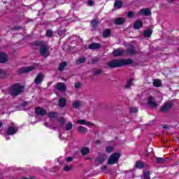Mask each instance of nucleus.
Listing matches in <instances>:
<instances>
[{"instance_id": "1", "label": "nucleus", "mask_w": 179, "mask_h": 179, "mask_svg": "<svg viewBox=\"0 0 179 179\" xmlns=\"http://www.w3.org/2000/svg\"><path fill=\"white\" fill-rule=\"evenodd\" d=\"M129 64H132V59H114L108 63V66L109 68H121V66H124L125 65H129Z\"/></svg>"}, {"instance_id": "2", "label": "nucleus", "mask_w": 179, "mask_h": 179, "mask_svg": "<svg viewBox=\"0 0 179 179\" xmlns=\"http://www.w3.org/2000/svg\"><path fill=\"white\" fill-rule=\"evenodd\" d=\"M23 87L20 84H14L8 90V93L13 97H16V96H19L23 92Z\"/></svg>"}, {"instance_id": "3", "label": "nucleus", "mask_w": 179, "mask_h": 179, "mask_svg": "<svg viewBox=\"0 0 179 179\" xmlns=\"http://www.w3.org/2000/svg\"><path fill=\"white\" fill-rule=\"evenodd\" d=\"M38 45H41L39 52L42 57L45 58L50 56V48H48V45L43 44V42L38 43Z\"/></svg>"}, {"instance_id": "4", "label": "nucleus", "mask_w": 179, "mask_h": 179, "mask_svg": "<svg viewBox=\"0 0 179 179\" xmlns=\"http://www.w3.org/2000/svg\"><path fill=\"white\" fill-rule=\"evenodd\" d=\"M120 157H121V155H120V152L112 154L108 159V164L113 165L118 163Z\"/></svg>"}, {"instance_id": "5", "label": "nucleus", "mask_w": 179, "mask_h": 179, "mask_svg": "<svg viewBox=\"0 0 179 179\" xmlns=\"http://www.w3.org/2000/svg\"><path fill=\"white\" fill-rule=\"evenodd\" d=\"M107 155L106 154H99L98 157L95 159V164L99 166V164H102L103 162L107 160Z\"/></svg>"}, {"instance_id": "6", "label": "nucleus", "mask_w": 179, "mask_h": 179, "mask_svg": "<svg viewBox=\"0 0 179 179\" xmlns=\"http://www.w3.org/2000/svg\"><path fill=\"white\" fill-rule=\"evenodd\" d=\"M18 129L17 127L15 125L10 126L7 129V134L8 135H15V134L17 132Z\"/></svg>"}, {"instance_id": "7", "label": "nucleus", "mask_w": 179, "mask_h": 179, "mask_svg": "<svg viewBox=\"0 0 179 179\" xmlns=\"http://www.w3.org/2000/svg\"><path fill=\"white\" fill-rule=\"evenodd\" d=\"M173 107V103L167 102L166 103L164 104L161 108V111L162 113H167L170 108Z\"/></svg>"}, {"instance_id": "8", "label": "nucleus", "mask_w": 179, "mask_h": 179, "mask_svg": "<svg viewBox=\"0 0 179 179\" xmlns=\"http://www.w3.org/2000/svg\"><path fill=\"white\" fill-rule=\"evenodd\" d=\"M34 69V66H29L27 67H22L20 69V73H27L31 72Z\"/></svg>"}, {"instance_id": "9", "label": "nucleus", "mask_w": 179, "mask_h": 179, "mask_svg": "<svg viewBox=\"0 0 179 179\" xmlns=\"http://www.w3.org/2000/svg\"><path fill=\"white\" fill-rule=\"evenodd\" d=\"M57 90H59V92H65L66 90V85L64 84V83H58L55 86Z\"/></svg>"}, {"instance_id": "10", "label": "nucleus", "mask_w": 179, "mask_h": 179, "mask_svg": "<svg viewBox=\"0 0 179 179\" xmlns=\"http://www.w3.org/2000/svg\"><path fill=\"white\" fill-rule=\"evenodd\" d=\"M152 14V12L149 8H143L139 10L138 15H143L144 16H149Z\"/></svg>"}, {"instance_id": "11", "label": "nucleus", "mask_w": 179, "mask_h": 179, "mask_svg": "<svg viewBox=\"0 0 179 179\" xmlns=\"http://www.w3.org/2000/svg\"><path fill=\"white\" fill-rule=\"evenodd\" d=\"M43 79H44V75H43V73L38 74L34 80L35 85H40V83L43 82Z\"/></svg>"}, {"instance_id": "12", "label": "nucleus", "mask_w": 179, "mask_h": 179, "mask_svg": "<svg viewBox=\"0 0 179 179\" xmlns=\"http://www.w3.org/2000/svg\"><path fill=\"white\" fill-rule=\"evenodd\" d=\"M35 113L38 114V115H45V114H47V110L41 107H38L36 109Z\"/></svg>"}, {"instance_id": "13", "label": "nucleus", "mask_w": 179, "mask_h": 179, "mask_svg": "<svg viewBox=\"0 0 179 179\" xmlns=\"http://www.w3.org/2000/svg\"><path fill=\"white\" fill-rule=\"evenodd\" d=\"M148 104L150 106V107H156L157 103H156V100L153 96H150L148 98Z\"/></svg>"}, {"instance_id": "14", "label": "nucleus", "mask_w": 179, "mask_h": 179, "mask_svg": "<svg viewBox=\"0 0 179 179\" xmlns=\"http://www.w3.org/2000/svg\"><path fill=\"white\" fill-rule=\"evenodd\" d=\"M101 47V45L100 43H91L88 45V48L90 50H99Z\"/></svg>"}, {"instance_id": "15", "label": "nucleus", "mask_w": 179, "mask_h": 179, "mask_svg": "<svg viewBox=\"0 0 179 179\" xmlns=\"http://www.w3.org/2000/svg\"><path fill=\"white\" fill-rule=\"evenodd\" d=\"M78 124H80V125H86L87 127H90L92 125H94L93 123L90 122H87L85 120H78L77 121Z\"/></svg>"}, {"instance_id": "16", "label": "nucleus", "mask_w": 179, "mask_h": 179, "mask_svg": "<svg viewBox=\"0 0 179 179\" xmlns=\"http://www.w3.org/2000/svg\"><path fill=\"white\" fill-rule=\"evenodd\" d=\"M8 61V56L5 53H0V64H5Z\"/></svg>"}, {"instance_id": "17", "label": "nucleus", "mask_w": 179, "mask_h": 179, "mask_svg": "<svg viewBox=\"0 0 179 179\" xmlns=\"http://www.w3.org/2000/svg\"><path fill=\"white\" fill-rule=\"evenodd\" d=\"M113 54L114 57H120L124 54V51L121 49H116L113 50Z\"/></svg>"}, {"instance_id": "18", "label": "nucleus", "mask_w": 179, "mask_h": 179, "mask_svg": "<svg viewBox=\"0 0 179 179\" xmlns=\"http://www.w3.org/2000/svg\"><path fill=\"white\" fill-rule=\"evenodd\" d=\"M142 26H143V24L142 23V21L141 20H137L134 24V28L138 29H141V27H142Z\"/></svg>"}, {"instance_id": "19", "label": "nucleus", "mask_w": 179, "mask_h": 179, "mask_svg": "<svg viewBox=\"0 0 179 179\" xmlns=\"http://www.w3.org/2000/svg\"><path fill=\"white\" fill-rule=\"evenodd\" d=\"M65 104H66V99H65V98H60L59 99V107L64 108L65 107Z\"/></svg>"}, {"instance_id": "20", "label": "nucleus", "mask_w": 179, "mask_h": 179, "mask_svg": "<svg viewBox=\"0 0 179 179\" xmlns=\"http://www.w3.org/2000/svg\"><path fill=\"white\" fill-rule=\"evenodd\" d=\"M122 23H125V18L119 17L115 21V24H122Z\"/></svg>"}, {"instance_id": "21", "label": "nucleus", "mask_w": 179, "mask_h": 179, "mask_svg": "<svg viewBox=\"0 0 179 179\" xmlns=\"http://www.w3.org/2000/svg\"><path fill=\"white\" fill-rule=\"evenodd\" d=\"M89 152H90V150L87 147H84L81 149V153L82 155H83V156H86V155H87Z\"/></svg>"}, {"instance_id": "22", "label": "nucleus", "mask_w": 179, "mask_h": 179, "mask_svg": "<svg viewBox=\"0 0 179 179\" xmlns=\"http://www.w3.org/2000/svg\"><path fill=\"white\" fill-rule=\"evenodd\" d=\"M114 6L115 8H116V9H120V8H122V1H115Z\"/></svg>"}, {"instance_id": "23", "label": "nucleus", "mask_w": 179, "mask_h": 179, "mask_svg": "<svg viewBox=\"0 0 179 179\" xmlns=\"http://www.w3.org/2000/svg\"><path fill=\"white\" fill-rule=\"evenodd\" d=\"M78 130L80 134H85V132H87V129L82 126L78 127Z\"/></svg>"}, {"instance_id": "24", "label": "nucleus", "mask_w": 179, "mask_h": 179, "mask_svg": "<svg viewBox=\"0 0 179 179\" xmlns=\"http://www.w3.org/2000/svg\"><path fill=\"white\" fill-rule=\"evenodd\" d=\"M152 33H153V31L151 29H147L144 31V36L149 38L152 36Z\"/></svg>"}, {"instance_id": "25", "label": "nucleus", "mask_w": 179, "mask_h": 179, "mask_svg": "<svg viewBox=\"0 0 179 179\" xmlns=\"http://www.w3.org/2000/svg\"><path fill=\"white\" fill-rule=\"evenodd\" d=\"M153 85L155 87H160L162 86V81L160 80H155L153 82Z\"/></svg>"}, {"instance_id": "26", "label": "nucleus", "mask_w": 179, "mask_h": 179, "mask_svg": "<svg viewBox=\"0 0 179 179\" xmlns=\"http://www.w3.org/2000/svg\"><path fill=\"white\" fill-rule=\"evenodd\" d=\"M132 82H134V78H131L129 80H127L125 87L126 89H129V87H131V86H132L134 84L132 83Z\"/></svg>"}, {"instance_id": "27", "label": "nucleus", "mask_w": 179, "mask_h": 179, "mask_svg": "<svg viewBox=\"0 0 179 179\" xmlns=\"http://www.w3.org/2000/svg\"><path fill=\"white\" fill-rule=\"evenodd\" d=\"M144 166H145V164L142 162L137 161L136 163V167L137 169H143Z\"/></svg>"}, {"instance_id": "28", "label": "nucleus", "mask_w": 179, "mask_h": 179, "mask_svg": "<svg viewBox=\"0 0 179 179\" xmlns=\"http://www.w3.org/2000/svg\"><path fill=\"white\" fill-rule=\"evenodd\" d=\"M65 66H66V62H62L59 66V71H64V69H65Z\"/></svg>"}, {"instance_id": "29", "label": "nucleus", "mask_w": 179, "mask_h": 179, "mask_svg": "<svg viewBox=\"0 0 179 179\" xmlns=\"http://www.w3.org/2000/svg\"><path fill=\"white\" fill-rule=\"evenodd\" d=\"M48 115L51 120H52V118H57L58 115L54 112H50L48 114Z\"/></svg>"}, {"instance_id": "30", "label": "nucleus", "mask_w": 179, "mask_h": 179, "mask_svg": "<svg viewBox=\"0 0 179 179\" xmlns=\"http://www.w3.org/2000/svg\"><path fill=\"white\" fill-rule=\"evenodd\" d=\"M73 108H79L80 107V102L79 101H76L73 103Z\"/></svg>"}, {"instance_id": "31", "label": "nucleus", "mask_w": 179, "mask_h": 179, "mask_svg": "<svg viewBox=\"0 0 179 179\" xmlns=\"http://www.w3.org/2000/svg\"><path fill=\"white\" fill-rule=\"evenodd\" d=\"M110 33L111 32H110V29H106L103 31V36L105 38L109 37Z\"/></svg>"}, {"instance_id": "32", "label": "nucleus", "mask_w": 179, "mask_h": 179, "mask_svg": "<svg viewBox=\"0 0 179 179\" xmlns=\"http://www.w3.org/2000/svg\"><path fill=\"white\" fill-rule=\"evenodd\" d=\"M128 54H136V51L134 47H131L129 49L127 50Z\"/></svg>"}, {"instance_id": "33", "label": "nucleus", "mask_w": 179, "mask_h": 179, "mask_svg": "<svg viewBox=\"0 0 179 179\" xmlns=\"http://www.w3.org/2000/svg\"><path fill=\"white\" fill-rule=\"evenodd\" d=\"M6 76V71L0 69V78L2 79Z\"/></svg>"}, {"instance_id": "34", "label": "nucleus", "mask_w": 179, "mask_h": 179, "mask_svg": "<svg viewBox=\"0 0 179 179\" xmlns=\"http://www.w3.org/2000/svg\"><path fill=\"white\" fill-rule=\"evenodd\" d=\"M72 167H73L72 165H66L64 167V171H71V170H72Z\"/></svg>"}, {"instance_id": "35", "label": "nucleus", "mask_w": 179, "mask_h": 179, "mask_svg": "<svg viewBox=\"0 0 179 179\" xmlns=\"http://www.w3.org/2000/svg\"><path fill=\"white\" fill-rule=\"evenodd\" d=\"M144 179H150V172L147 171V172H144Z\"/></svg>"}, {"instance_id": "36", "label": "nucleus", "mask_w": 179, "mask_h": 179, "mask_svg": "<svg viewBox=\"0 0 179 179\" xmlns=\"http://www.w3.org/2000/svg\"><path fill=\"white\" fill-rule=\"evenodd\" d=\"M78 64H85L86 62V57H81L78 59Z\"/></svg>"}, {"instance_id": "37", "label": "nucleus", "mask_w": 179, "mask_h": 179, "mask_svg": "<svg viewBox=\"0 0 179 179\" xmlns=\"http://www.w3.org/2000/svg\"><path fill=\"white\" fill-rule=\"evenodd\" d=\"M72 127H73L72 123H68V124L66 125V131H71V129H72Z\"/></svg>"}, {"instance_id": "38", "label": "nucleus", "mask_w": 179, "mask_h": 179, "mask_svg": "<svg viewBox=\"0 0 179 179\" xmlns=\"http://www.w3.org/2000/svg\"><path fill=\"white\" fill-rule=\"evenodd\" d=\"M113 150H114V148L111 146L106 147V151L107 153H111V152H113Z\"/></svg>"}, {"instance_id": "39", "label": "nucleus", "mask_w": 179, "mask_h": 179, "mask_svg": "<svg viewBox=\"0 0 179 179\" xmlns=\"http://www.w3.org/2000/svg\"><path fill=\"white\" fill-rule=\"evenodd\" d=\"M97 20H94L91 22V24L93 26V27H97Z\"/></svg>"}, {"instance_id": "40", "label": "nucleus", "mask_w": 179, "mask_h": 179, "mask_svg": "<svg viewBox=\"0 0 179 179\" xmlns=\"http://www.w3.org/2000/svg\"><path fill=\"white\" fill-rule=\"evenodd\" d=\"M52 34H53V32H52V30H51V29L47 31V32H46V36L48 37H51V36H52Z\"/></svg>"}, {"instance_id": "41", "label": "nucleus", "mask_w": 179, "mask_h": 179, "mask_svg": "<svg viewBox=\"0 0 179 179\" xmlns=\"http://www.w3.org/2000/svg\"><path fill=\"white\" fill-rule=\"evenodd\" d=\"M131 113H138V108L134 107L130 109Z\"/></svg>"}, {"instance_id": "42", "label": "nucleus", "mask_w": 179, "mask_h": 179, "mask_svg": "<svg viewBox=\"0 0 179 179\" xmlns=\"http://www.w3.org/2000/svg\"><path fill=\"white\" fill-rule=\"evenodd\" d=\"M156 160L157 163H163V162H164V159H163V158L159 157L157 158Z\"/></svg>"}, {"instance_id": "43", "label": "nucleus", "mask_w": 179, "mask_h": 179, "mask_svg": "<svg viewBox=\"0 0 179 179\" xmlns=\"http://www.w3.org/2000/svg\"><path fill=\"white\" fill-rule=\"evenodd\" d=\"M128 17H134V12L130 11L127 13Z\"/></svg>"}, {"instance_id": "44", "label": "nucleus", "mask_w": 179, "mask_h": 179, "mask_svg": "<svg viewBox=\"0 0 179 179\" xmlns=\"http://www.w3.org/2000/svg\"><path fill=\"white\" fill-rule=\"evenodd\" d=\"M94 75H100V73H101V70L98 69L96 71H94Z\"/></svg>"}, {"instance_id": "45", "label": "nucleus", "mask_w": 179, "mask_h": 179, "mask_svg": "<svg viewBox=\"0 0 179 179\" xmlns=\"http://www.w3.org/2000/svg\"><path fill=\"white\" fill-rule=\"evenodd\" d=\"M19 179H36V178H34V176H30L29 178H27V177H22V178H19Z\"/></svg>"}, {"instance_id": "46", "label": "nucleus", "mask_w": 179, "mask_h": 179, "mask_svg": "<svg viewBox=\"0 0 179 179\" xmlns=\"http://www.w3.org/2000/svg\"><path fill=\"white\" fill-rule=\"evenodd\" d=\"M88 6H93V1L92 0H89L87 2Z\"/></svg>"}, {"instance_id": "47", "label": "nucleus", "mask_w": 179, "mask_h": 179, "mask_svg": "<svg viewBox=\"0 0 179 179\" xmlns=\"http://www.w3.org/2000/svg\"><path fill=\"white\" fill-rule=\"evenodd\" d=\"M72 157H67L66 159V162H67V163H69L70 162H71L72 161Z\"/></svg>"}, {"instance_id": "48", "label": "nucleus", "mask_w": 179, "mask_h": 179, "mask_svg": "<svg viewBox=\"0 0 179 179\" xmlns=\"http://www.w3.org/2000/svg\"><path fill=\"white\" fill-rule=\"evenodd\" d=\"M97 61H99V59H98V58H93V59H92V64H96V62H97Z\"/></svg>"}, {"instance_id": "49", "label": "nucleus", "mask_w": 179, "mask_h": 179, "mask_svg": "<svg viewBox=\"0 0 179 179\" xmlns=\"http://www.w3.org/2000/svg\"><path fill=\"white\" fill-rule=\"evenodd\" d=\"M59 122L60 124V127H62V125H64V119L62 118L59 120Z\"/></svg>"}, {"instance_id": "50", "label": "nucleus", "mask_w": 179, "mask_h": 179, "mask_svg": "<svg viewBox=\"0 0 179 179\" xmlns=\"http://www.w3.org/2000/svg\"><path fill=\"white\" fill-rule=\"evenodd\" d=\"M76 89H78V87H80V84L79 83H77L75 84Z\"/></svg>"}, {"instance_id": "51", "label": "nucleus", "mask_w": 179, "mask_h": 179, "mask_svg": "<svg viewBox=\"0 0 179 179\" xmlns=\"http://www.w3.org/2000/svg\"><path fill=\"white\" fill-rule=\"evenodd\" d=\"M52 85V82H50L48 83V86H51Z\"/></svg>"}, {"instance_id": "52", "label": "nucleus", "mask_w": 179, "mask_h": 179, "mask_svg": "<svg viewBox=\"0 0 179 179\" xmlns=\"http://www.w3.org/2000/svg\"><path fill=\"white\" fill-rule=\"evenodd\" d=\"M6 141H8V139H10V138L9 137V136H6Z\"/></svg>"}, {"instance_id": "53", "label": "nucleus", "mask_w": 179, "mask_h": 179, "mask_svg": "<svg viewBox=\"0 0 179 179\" xmlns=\"http://www.w3.org/2000/svg\"><path fill=\"white\" fill-rule=\"evenodd\" d=\"M106 169H107V166H103L102 167V169H103V170H106Z\"/></svg>"}, {"instance_id": "54", "label": "nucleus", "mask_w": 179, "mask_h": 179, "mask_svg": "<svg viewBox=\"0 0 179 179\" xmlns=\"http://www.w3.org/2000/svg\"><path fill=\"white\" fill-rule=\"evenodd\" d=\"M3 124H2V122H0V128L1 127H2Z\"/></svg>"}, {"instance_id": "55", "label": "nucleus", "mask_w": 179, "mask_h": 179, "mask_svg": "<svg viewBox=\"0 0 179 179\" xmlns=\"http://www.w3.org/2000/svg\"><path fill=\"white\" fill-rule=\"evenodd\" d=\"M100 143V141H99V140H97L96 141V143Z\"/></svg>"}, {"instance_id": "56", "label": "nucleus", "mask_w": 179, "mask_h": 179, "mask_svg": "<svg viewBox=\"0 0 179 179\" xmlns=\"http://www.w3.org/2000/svg\"><path fill=\"white\" fill-rule=\"evenodd\" d=\"M163 128H167V126H164Z\"/></svg>"}, {"instance_id": "57", "label": "nucleus", "mask_w": 179, "mask_h": 179, "mask_svg": "<svg viewBox=\"0 0 179 179\" xmlns=\"http://www.w3.org/2000/svg\"><path fill=\"white\" fill-rule=\"evenodd\" d=\"M47 124H48V123H47V122H46V123H45V127H47Z\"/></svg>"}, {"instance_id": "58", "label": "nucleus", "mask_w": 179, "mask_h": 179, "mask_svg": "<svg viewBox=\"0 0 179 179\" xmlns=\"http://www.w3.org/2000/svg\"><path fill=\"white\" fill-rule=\"evenodd\" d=\"M59 34H61V32H59Z\"/></svg>"}, {"instance_id": "59", "label": "nucleus", "mask_w": 179, "mask_h": 179, "mask_svg": "<svg viewBox=\"0 0 179 179\" xmlns=\"http://www.w3.org/2000/svg\"><path fill=\"white\" fill-rule=\"evenodd\" d=\"M171 1H175V0H171Z\"/></svg>"}, {"instance_id": "60", "label": "nucleus", "mask_w": 179, "mask_h": 179, "mask_svg": "<svg viewBox=\"0 0 179 179\" xmlns=\"http://www.w3.org/2000/svg\"><path fill=\"white\" fill-rule=\"evenodd\" d=\"M178 51H179V48H178Z\"/></svg>"}]
</instances>
